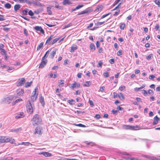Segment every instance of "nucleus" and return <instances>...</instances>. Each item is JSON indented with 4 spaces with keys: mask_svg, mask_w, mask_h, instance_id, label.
<instances>
[{
    "mask_svg": "<svg viewBox=\"0 0 160 160\" xmlns=\"http://www.w3.org/2000/svg\"><path fill=\"white\" fill-rule=\"evenodd\" d=\"M15 142L14 139L8 136H1L0 137V144L4 142H10L13 143Z\"/></svg>",
    "mask_w": 160,
    "mask_h": 160,
    "instance_id": "nucleus-1",
    "label": "nucleus"
},
{
    "mask_svg": "<svg viewBox=\"0 0 160 160\" xmlns=\"http://www.w3.org/2000/svg\"><path fill=\"white\" fill-rule=\"evenodd\" d=\"M42 120L40 116L37 114L34 115L32 119V124L34 126L42 122Z\"/></svg>",
    "mask_w": 160,
    "mask_h": 160,
    "instance_id": "nucleus-2",
    "label": "nucleus"
},
{
    "mask_svg": "<svg viewBox=\"0 0 160 160\" xmlns=\"http://www.w3.org/2000/svg\"><path fill=\"white\" fill-rule=\"evenodd\" d=\"M123 128L126 129H129L131 130H136L139 129V127L137 126H134L128 125H124L123 126Z\"/></svg>",
    "mask_w": 160,
    "mask_h": 160,
    "instance_id": "nucleus-3",
    "label": "nucleus"
},
{
    "mask_svg": "<svg viewBox=\"0 0 160 160\" xmlns=\"http://www.w3.org/2000/svg\"><path fill=\"white\" fill-rule=\"evenodd\" d=\"M26 108L27 111L28 113L31 114L33 112V107L29 100L28 101V102L27 103Z\"/></svg>",
    "mask_w": 160,
    "mask_h": 160,
    "instance_id": "nucleus-4",
    "label": "nucleus"
},
{
    "mask_svg": "<svg viewBox=\"0 0 160 160\" xmlns=\"http://www.w3.org/2000/svg\"><path fill=\"white\" fill-rule=\"evenodd\" d=\"M15 99V97L14 96H10L5 98V102L6 103H10L12 100H14Z\"/></svg>",
    "mask_w": 160,
    "mask_h": 160,
    "instance_id": "nucleus-5",
    "label": "nucleus"
},
{
    "mask_svg": "<svg viewBox=\"0 0 160 160\" xmlns=\"http://www.w3.org/2000/svg\"><path fill=\"white\" fill-rule=\"evenodd\" d=\"M38 89V88H36L33 92V95L31 97V100L33 102L35 101L37 98V95H36V90Z\"/></svg>",
    "mask_w": 160,
    "mask_h": 160,
    "instance_id": "nucleus-6",
    "label": "nucleus"
},
{
    "mask_svg": "<svg viewBox=\"0 0 160 160\" xmlns=\"http://www.w3.org/2000/svg\"><path fill=\"white\" fill-rule=\"evenodd\" d=\"M47 60L46 59H42L41 62L39 65V68H42L46 64Z\"/></svg>",
    "mask_w": 160,
    "mask_h": 160,
    "instance_id": "nucleus-7",
    "label": "nucleus"
},
{
    "mask_svg": "<svg viewBox=\"0 0 160 160\" xmlns=\"http://www.w3.org/2000/svg\"><path fill=\"white\" fill-rule=\"evenodd\" d=\"M25 79L24 78H22L20 79H19L18 81V83L17 86H20L22 85L25 82Z\"/></svg>",
    "mask_w": 160,
    "mask_h": 160,
    "instance_id": "nucleus-8",
    "label": "nucleus"
},
{
    "mask_svg": "<svg viewBox=\"0 0 160 160\" xmlns=\"http://www.w3.org/2000/svg\"><path fill=\"white\" fill-rule=\"evenodd\" d=\"M34 29L37 31H39L42 33L44 34V30L41 27L39 26H36L34 27Z\"/></svg>",
    "mask_w": 160,
    "mask_h": 160,
    "instance_id": "nucleus-9",
    "label": "nucleus"
},
{
    "mask_svg": "<svg viewBox=\"0 0 160 160\" xmlns=\"http://www.w3.org/2000/svg\"><path fill=\"white\" fill-rule=\"evenodd\" d=\"M24 92V90L22 88L18 89L16 91L17 94L19 96L22 95Z\"/></svg>",
    "mask_w": 160,
    "mask_h": 160,
    "instance_id": "nucleus-10",
    "label": "nucleus"
},
{
    "mask_svg": "<svg viewBox=\"0 0 160 160\" xmlns=\"http://www.w3.org/2000/svg\"><path fill=\"white\" fill-rule=\"evenodd\" d=\"M39 154L43 155L46 157H50L52 156V154L48 152H41L40 153H39Z\"/></svg>",
    "mask_w": 160,
    "mask_h": 160,
    "instance_id": "nucleus-11",
    "label": "nucleus"
},
{
    "mask_svg": "<svg viewBox=\"0 0 160 160\" xmlns=\"http://www.w3.org/2000/svg\"><path fill=\"white\" fill-rule=\"evenodd\" d=\"M24 116V115L23 112H19L15 116V118L17 119L22 118H23Z\"/></svg>",
    "mask_w": 160,
    "mask_h": 160,
    "instance_id": "nucleus-12",
    "label": "nucleus"
},
{
    "mask_svg": "<svg viewBox=\"0 0 160 160\" xmlns=\"http://www.w3.org/2000/svg\"><path fill=\"white\" fill-rule=\"evenodd\" d=\"M159 121H160V119L157 116H155L154 118V121L152 123L153 125L157 124Z\"/></svg>",
    "mask_w": 160,
    "mask_h": 160,
    "instance_id": "nucleus-13",
    "label": "nucleus"
},
{
    "mask_svg": "<svg viewBox=\"0 0 160 160\" xmlns=\"http://www.w3.org/2000/svg\"><path fill=\"white\" fill-rule=\"evenodd\" d=\"M78 46L76 44H73L71 47L70 50V52H74L75 50L78 49Z\"/></svg>",
    "mask_w": 160,
    "mask_h": 160,
    "instance_id": "nucleus-14",
    "label": "nucleus"
},
{
    "mask_svg": "<svg viewBox=\"0 0 160 160\" xmlns=\"http://www.w3.org/2000/svg\"><path fill=\"white\" fill-rule=\"evenodd\" d=\"M57 50V49H55L52 51V52L50 53V58L53 59L54 58L55 55L56 54Z\"/></svg>",
    "mask_w": 160,
    "mask_h": 160,
    "instance_id": "nucleus-15",
    "label": "nucleus"
},
{
    "mask_svg": "<svg viewBox=\"0 0 160 160\" xmlns=\"http://www.w3.org/2000/svg\"><path fill=\"white\" fill-rule=\"evenodd\" d=\"M80 84L78 82H75L74 83L71 84V87L72 88H74L76 87H80Z\"/></svg>",
    "mask_w": 160,
    "mask_h": 160,
    "instance_id": "nucleus-16",
    "label": "nucleus"
},
{
    "mask_svg": "<svg viewBox=\"0 0 160 160\" xmlns=\"http://www.w3.org/2000/svg\"><path fill=\"white\" fill-rule=\"evenodd\" d=\"M41 133V129L40 127H37L35 129V134H40Z\"/></svg>",
    "mask_w": 160,
    "mask_h": 160,
    "instance_id": "nucleus-17",
    "label": "nucleus"
},
{
    "mask_svg": "<svg viewBox=\"0 0 160 160\" xmlns=\"http://www.w3.org/2000/svg\"><path fill=\"white\" fill-rule=\"evenodd\" d=\"M52 7V6H50L48 7L47 8V12L48 13V14L49 15H51L52 14V11L51 10V9Z\"/></svg>",
    "mask_w": 160,
    "mask_h": 160,
    "instance_id": "nucleus-18",
    "label": "nucleus"
},
{
    "mask_svg": "<svg viewBox=\"0 0 160 160\" xmlns=\"http://www.w3.org/2000/svg\"><path fill=\"white\" fill-rule=\"evenodd\" d=\"M21 5L20 4H16L14 6V9L15 11H17L19 10L21 8Z\"/></svg>",
    "mask_w": 160,
    "mask_h": 160,
    "instance_id": "nucleus-19",
    "label": "nucleus"
},
{
    "mask_svg": "<svg viewBox=\"0 0 160 160\" xmlns=\"http://www.w3.org/2000/svg\"><path fill=\"white\" fill-rule=\"evenodd\" d=\"M39 101L42 105L43 107L45 104V102H44V98L43 97H42L41 95V96L40 98Z\"/></svg>",
    "mask_w": 160,
    "mask_h": 160,
    "instance_id": "nucleus-20",
    "label": "nucleus"
},
{
    "mask_svg": "<svg viewBox=\"0 0 160 160\" xmlns=\"http://www.w3.org/2000/svg\"><path fill=\"white\" fill-rule=\"evenodd\" d=\"M145 87V84H143L141 87L140 88H134V90L136 91H138L144 88Z\"/></svg>",
    "mask_w": 160,
    "mask_h": 160,
    "instance_id": "nucleus-21",
    "label": "nucleus"
},
{
    "mask_svg": "<svg viewBox=\"0 0 160 160\" xmlns=\"http://www.w3.org/2000/svg\"><path fill=\"white\" fill-rule=\"evenodd\" d=\"M67 102L71 105L74 104L75 101L73 99H71L68 100Z\"/></svg>",
    "mask_w": 160,
    "mask_h": 160,
    "instance_id": "nucleus-22",
    "label": "nucleus"
},
{
    "mask_svg": "<svg viewBox=\"0 0 160 160\" xmlns=\"http://www.w3.org/2000/svg\"><path fill=\"white\" fill-rule=\"evenodd\" d=\"M90 49L92 51H94L95 49V47L93 43H91L90 45Z\"/></svg>",
    "mask_w": 160,
    "mask_h": 160,
    "instance_id": "nucleus-23",
    "label": "nucleus"
},
{
    "mask_svg": "<svg viewBox=\"0 0 160 160\" xmlns=\"http://www.w3.org/2000/svg\"><path fill=\"white\" fill-rule=\"evenodd\" d=\"M59 38H56L54 39H53L50 44L52 45L54 43L57 42L59 39Z\"/></svg>",
    "mask_w": 160,
    "mask_h": 160,
    "instance_id": "nucleus-24",
    "label": "nucleus"
},
{
    "mask_svg": "<svg viewBox=\"0 0 160 160\" xmlns=\"http://www.w3.org/2000/svg\"><path fill=\"white\" fill-rule=\"evenodd\" d=\"M63 5H65L67 4H71L69 0H64L62 2Z\"/></svg>",
    "mask_w": 160,
    "mask_h": 160,
    "instance_id": "nucleus-25",
    "label": "nucleus"
},
{
    "mask_svg": "<svg viewBox=\"0 0 160 160\" xmlns=\"http://www.w3.org/2000/svg\"><path fill=\"white\" fill-rule=\"evenodd\" d=\"M73 124L74 125L76 126H78V127H84V128L86 127V126L85 125H83L81 123H79V124H78L74 123V124Z\"/></svg>",
    "mask_w": 160,
    "mask_h": 160,
    "instance_id": "nucleus-26",
    "label": "nucleus"
},
{
    "mask_svg": "<svg viewBox=\"0 0 160 160\" xmlns=\"http://www.w3.org/2000/svg\"><path fill=\"white\" fill-rule=\"evenodd\" d=\"M19 2L21 3L26 2L28 4H30L31 2L28 0H19Z\"/></svg>",
    "mask_w": 160,
    "mask_h": 160,
    "instance_id": "nucleus-27",
    "label": "nucleus"
},
{
    "mask_svg": "<svg viewBox=\"0 0 160 160\" xmlns=\"http://www.w3.org/2000/svg\"><path fill=\"white\" fill-rule=\"evenodd\" d=\"M52 36H53V35H51V36H50L49 38H48L47 39V40L46 42H45L46 44H47V43H48L50 42V41L52 39Z\"/></svg>",
    "mask_w": 160,
    "mask_h": 160,
    "instance_id": "nucleus-28",
    "label": "nucleus"
},
{
    "mask_svg": "<svg viewBox=\"0 0 160 160\" xmlns=\"http://www.w3.org/2000/svg\"><path fill=\"white\" fill-rule=\"evenodd\" d=\"M89 12V11L88 10H85L82 11L81 12H80L78 14V15H79L82 14H83L87 13H88V12Z\"/></svg>",
    "mask_w": 160,
    "mask_h": 160,
    "instance_id": "nucleus-29",
    "label": "nucleus"
},
{
    "mask_svg": "<svg viewBox=\"0 0 160 160\" xmlns=\"http://www.w3.org/2000/svg\"><path fill=\"white\" fill-rule=\"evenodd\" d=\"M0 50L2 54L5 55L6 54L7 52L4 49L0 48Z\"/></svg>",
    "mask_w": 160,
    "mask_h": 160,
    "instance_id": "nucleus-30",
    "label": "nucleus"
},
{
    "mask_svg": "<svg viewBox=\"0 0 160 160\" xmlns=\"http://www.w3.org/2000/svg\"><path fill=\"white\" fill-rule=\"evenodd\" d=\"M4 7L7 8L9 9L11 7V5L9 3H7L5 5Z\"/></svg>",
    "mask_w": 160,
    "mask_h": 160,
    "instance_id": "nucleus-31",
    "label": "nucleus"
},
{
    "mask_svg": "<svg viewBox=\"0 0 160 160\" xmlns=\"http://www.w3.org/2000/svg\"><path fill=\"white\" fill-rule=\"evenodd\" d=\"M43 43L42 42L40 43L37 48V50H40L43 46Z\"/></svg>",
    "mask_w": 160,
    "mask_h": 160,
    "instance_id": "nucleus-32",
    "label": "nucleus"
},
{
    "mask_svg": "<svg viewBox=\"0 0 160 160\" xmlns=\"http://www.w3.org/2000/svg\"><path fill=\"white\" fill-rule=\"evenodd\" d=\"M91 84V82L90 81L86 82L83 85L85 87H89Z\"/></svg>",
    "mask_w": 160,
    "mask_h": 160,
    "instance_id": "nucleus-33",
    "label": "nucleus"
},
{
    "mask_svg": "<svg viewBox=\"0 0 160 160\" xmlns=\"http://www.w3.org/2000/svg\"><path fill=\"white\" fill-rule=\"evenodd\" d=\"M118 97L121 100H123L124 99V97L122 93H120L118 95Z\"/></svg>",
    "mask_w": 160,
    "mask_h": 160,
    "instance_id": "nucleus-34",
    "label": "nucleus"
},
{
    "mask_svg": "<svg viewBox=\"0 0 160 160\" xmlns=\"http://www.w3.org/2000/svg\"><path fill=\"white\" fill-rule=\"evenodd\" d=\"M154 2L155 3L158 5V7H160V0H155Z\"/></svg>",
    "mask_w": 160,
    "mask_h": 160,
    "instance_id": "nucleus-35",
    "label": "nucleus"
},
{
    "mask_svg": "<svg viewBox=\"0 0 160 160\" xmlns=\"http://www.w3.org/2000/svg\"><path fill=\"white\" fill-rule=\"evenodd\" d=\"M32 82H26L25 84V87L26 88H28L30 86Z\"/></svg>",
    "mask_w": 160,
    "mask_h": 160,
    "instance_id": "nucleus-36",
    "label": "nucleus"
},
{
    "mask_svg": "<svg viewBox=\"0 0 160 160\" xmlns=\"http://www.w3.org/2000/svg\"><path fill=\"white\" fill-rule=\"evenodd\" d=\"M125 26V24L124 23H121L120 26V28L122 30H123Z\"/></svg>",
    "mask_w": 160,
    "mask_h": 160,
    "instance_id": "nucleus-37",
    "label": "nucleus"
},
{
    "mask_svg": "<svg viewBox=\"0 0 160 160\" xmlns=\"http://www.w3.org/2000/svg\"><path fill=\"white\" fill-rule=\"evenodd\" d=\"M28 9V8L25 9L23 11H22V13L23 15H26L27 14Z\"/></svg>",
    "mask_w": 160,
    "mask_h": 160,
    "instance_id": "nucleus-38",
    "label": "nucleus"
},
{
    "mask_svg": "<svg viewBox=\"0 0 160 160\" xmlns=\"http://www.w3.org/2000/svg\"><path fill=\"white\" fill-rule=\"evenodd\" d=\"M6 25H3V26H2L4 28H3V29L4 31H8L10 29V28H7V27H6Z\"/></svg>",
    "mask_w": 160,
    "mask_h": 160,
    "instance_id": "nucleus-39",
    "label": "nucleus"
},
{
    "mask_svg": "<svg viewBox=\"0 0 160 160\" xmlns=\"http://www.w3.org/2000/svg\"><path fill=\"white\" fill-rule=\"evenodd\" d=\"M72 25V23H69L68 24L65 25L64 27L63 28V29H65L66 28H68L70 27Z\"/></svg>",
    "mask_w": 160,
    "mask_h": 160,
    "instance_id": "nucleus-40",
    "label": "nucleus"
},
{
    "mask_svg": "<svg viewBox=\"0 0 160 160\" xmlns=\"http://www.w3.org/2000/svg\"><path fill=\"white\" fill-rule=\"evenodd\" d=\"M22 99L21 98L18 99H17L16 100L15 102H13V104L14 105L16 103L20 101H22Z\"/></svg>",
    "mask_w": 160,
    "mask_h": 160,
    "instance_id": "nucleus-41",
    "label": "nucleus"
},
{
    "mask_svg": "<svg viewBox=\"0 0 160 160\" xmlns=\"http://www.w3.org/2000/svg\"><path fill=\"white\" fill-rule=\"evenodd\" d=\"M28 14L29 15L31 16H33L34 15V13L31 10L29 11Z\"/></svg>",
    "mask_w": 160,
    "mask_h": 160,
    "instance_id": "nucleus-42",
    "label": "nucleus"
},
{
    "mask_svg": "<svg viewBox=\"0 0 160 160\" xmlns=\"http://www.w3.org/2000/svg\"><path fill=\"white\" fill-rule=\"evenodd\" d=\"M85 142L86 144L88 145H89L91 144V146H92L94 145V143H92V142H88L87 141H86Z\"/></svg>",
    "mask_w": 160,
    "mask_h": 160,
    "instance_id": "nucleus-43",
    "label": "nucleus"
},
{
    "mask_svg": "<svg viewBox=\"0 0 160 160\" xmlns=\"http://www.w3.org/2000/svg\"><path fill=\"white\" fill-rule=\"evenodd\" d=\"M89 103L90 105L92 107H93L94 106V104L92 101L89 100Z\"/></svg>",
    "mask_w": 160,
    "mask_h": 160,
    "instance_id": "nucleus-44",
    "label": "nucleus"
},
{
    "mask_svg": "<svg viewBox=\"0 0 160 160\" xmlns=\"http://www.w3.org/2000/svg\"><path fill=\"white\" fill-rule=\"evenodd\" d=\"M120 11L118 10L117 11L115 12L113 14V16H116L118 15Z\"/></svg>",
    "mask_w": 160,
    "mask_h": 160,
    "instance_id": "nucleus-45",
    "label": "nucleus"
},
{
    "mask_svg": "<svg viewBox=\"0 0 160 160\" xmlns=\"http://www.w3.org/2000/svg\"><path fill=\"white\" fill-rule=\"evenodd\" d=\"M84 5H78L76 7V9H78L82 7Z\"/></svg>",
    "mask_w": 160,
    "mask_h": 160,
    "instance_id": "nucleus-46",
    "label": "nucleus"
},
{
    "mask_svg": "<svg viewBox=\"0 0 160 160\" xmlns=\"http://www.w3.org/2000/svg\"><path fill=\"white\" fill-rule=\"evenodd\" d=\"M21 130H22V129L21 128H17L16 129H14L15 132H19L21 131Z\"/></svg>",
    "mask_w": 160,
    "mask_h": 160,
    "instance_id": "nucleus-47",
    "label": "nucleus"
},
{
    "mask_svg": "<svg viewBox=\"0 0 160 160\" xmlns=\"http://www.w3.org/2000/svg\"><path fill=\"white\" fill-rule=\"evenodd\" d=\"M102 64V62L101 61H99L98 62V64L97 66L98 67H101Z\"/></svg>",
    "mask_w": 160,
    "mask_h": 160,
    "instance_id": "nucleus-48",
    "label": "nucleus"
},
{
    "mask_svg": "<svg viewBox=\"0 0 160 160\" xmlns=\"http://www.w3.org/2000/svg\"><path fill=\"white\" fill-rule=\"evenodd\" d=\"M64 85V81L63 80H61L59 85L61 86H63Z\"/></svg>",
    "mask_w": 160,
    "mask_h": 160,
    "instance_id": "nucleus-49",
    "label": "nucleus"
},
{
    "mask_svg": "<svg viewBox=\"0 0 160 160\" xmlns=\"http://www.w3.org/2000/svg\"><path fill=\"white\" fill-rule=\"evenodd\" d=\"M103 76L104 77H108V73L107 72H106L104 73Z\"/></svg>",
    "mask_w": 160,
    "mask_h": 160,
    "instance_id": "nucleus-50",
    "label": "nucleus"
},
{
    "mask_svg": "<svg viewBox=\"0 0 160 160\" xmlns=\"http://www.w3.org/2000/svg\"><path fill=\"white\" fill-rule=\"evenodd\" d=\"M122 54V51L121 50H119L117 52V55L118 56H120Z\"/></svg>",
    "mask_w": 160,
    "mask_h": 160,
    "instance_id": "nucleus-51",
    "label": "nucleus"
},
{
    "mask_svg": "<svg viewBox=\"0 0 160 160\" xmlns=\"http://www.w3.org/2000/svg\"><path fill=\"white\" fill-rule=\"evenodd\" d=\"M104 23V22H98L96 23V25H101L103 24Z\"/></svg>",
    "mask_w": 160,
    "mask_h": 160,
    "instance_id": "nucleus-52",
    "label": "nucleus"
},
{
    "mask_svg": "<svg viewBox=\"0 0 160 160\" xmlns=\"http://www.w3.org/2000/svg\"><path fill=\"white\" fill-rule=\"evenodd\" d=\"M152 54H151L150 55H148L147 57H146L147 59V60H149V59H150L151 58V57H152Z\"/></svg>",
    "mask_w": 160,
    "mask_h": 160,
    "instance_id": "nucleus-53",
    "label": "nucleus"
},
{
    "mask_svg": "<svg viewBox=\"0 0 160 160\" xmlns=\"http://www.w3.org/2000/svg\"><path fill=\"white\" fill-rule=\"evenodd\" d=\"M109 62L110 63H111L112 64H113L114 62V59H113V58L109 60Z\"/></svg>",
    "mask_w": 160,
    "mask_h": 160,
    "instance_id": "nucleus-54",
    "label": "nucleus"
},
{
    "mask_svg": "<svg viewBox=\"0 0 160 160\" xmlns=\"http://www.w3.org/2000/svg\"><path fill=\"white\" fill-rule=\"evenodd\" d=\"M76 112L78 114H79L80 113H85V112L84 111L82 112V111H78V110H77Z\"/></svg>",
    "mask_w": 160,
    "mask_h": 160,
    "instance_id": "nucleus-55",
    "label": "nucleus"
},
{
    "mask_svg": "<svg viewBox=\"0 0 160 160\" xmlns=\"http://www.w3.org/2000/svg\"><path fill=\"white\" fill-rule=\"evenodd\" d=\"M125 88V87L124 86H121L119 87V89L121 91H122Z\"/></svg>",
    "mask_w": 160,
    "mask_h": 160,
    "instance_id": "nucleus-56",
    "label": "nucleus"
},
{
    "mask_svg": "<svg viewBox=\"0 0 160 160\" xmlns=\"http://www.w3.org/2000/svg\"><path fill=\"white\" fill-rule=\"evenodd\" d=\"M155 76L154 75H150L149 77V79L152 80L153 78H155Z\"/></svg>",
    "mask_w": 160,
    "mask_h": 160,
    "instance_id": "nucleus-57",
    "label": "nucleus"
},
{
    "mask_svg": "<svg viewBox=\"0 0 160 160\" xmlns=\"http://www.w3.org/2000/svg\"><path fill=\"white\" fill-rule=\"evenodd\" d=\"M24 33L26 36H28L27 31L26 28L24 29Z\"/></svg>",
    "mask_w": 160,
    "mask_h": 160,
    "instance_id": "nucleus-58",
    "label": "nucleus"
},
{
    "mask_svg": "<svg viewBox=\"0 0 160 160\" xmlns=\"http://www.w3.org/2000/svg\"><path fill=\"white\" fill-rule=\"evenodd\" d=\"M148 93L150 94H153V90L151 89H149L148 90Z\"/></svg>",
    "mask_w": 160,
    "mask_h": 160,
    "instance_id": "nucleus-59",
    "label": "nucleus"
},
{
    "mask_svg": "<svg viewBox=\"0 0 160 160\" xmlns=\"http://www.w3.org/2000/svg\"><path fill=\"white\" fill-rule=\"evenodd\" d=\"M159 28V24H156L155 26V28L157 30H158Z\"/></svg>",
    "mask_w": 160,
    "mask_h": 160,
    "instance_id": "nucleus-60",
    "label": "nucleus"
},
{
    "mask_svg": "<svg viewBox=\"0 0 160 160\" xmlns=\"http://www.w3.org/2000/svg\"><path fill=\"white\" fill-rule=\"evenodd\" d=\"M122 154L125 155H126L129 156H131V155L129 153H128L126 152H123Z\"/></svg>",
    "mask_w": 160,
    "mask_h": 160,
    "instance_id": "nucleus-61",
    "label": "nucleus"
},
{
    "mask_svg": "<svg viewBox=\"0 0 160 160\" xmlns=\"http://www.w3.org/2000/svg\"><path fill=\"white\" fill-rule=\"evenodd\" d=\"M93 25V23H90L89 25L87 27V28H90L92 27Z\"/></svg>",
    "mask_w": 160,
    "mask_h": 160,
    "instance_id": "nucleus-62",
    "label": "nucleus"
},
{
    "mask_svg": "<svg viewBox=\"0 0 160 160\" xmlns=\"http://www.w3.org/2000/svg\"><path fill=\"white\" fill-rule=\"evenodd\" d=\"M100 117V116L98 114H96L95 116V118L97 119H99Z\"/></svg>",
    "mask_w": 160,
    "mask_h": 160,
    "instance_id": "nucleus-63",
    "label": "nucleus"
},
{
    "mask_svg": "<svg viewBox=\"0 0 160 160\" xmlns=\"http://www.w3.org/2000/svg\"><path fill=\"white\" fill-rule=\"evenodd\" d=\"M109 14H110V13H108V14L103 15L101 17V18H105V17H106L107 16H108V15Z\"/></svg>",
    "mask_w": 160,
    "mask_h": 160,
    "instance_id": "nucleus-64",
    "label": "nucleus"
}]
</instances>
